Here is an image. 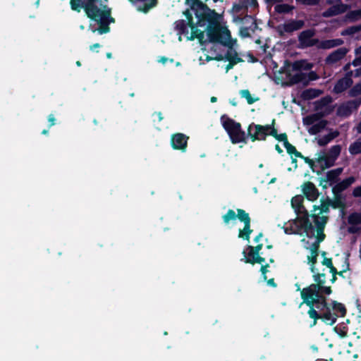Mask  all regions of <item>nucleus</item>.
<instances>
[{
	"label": "nucleus",
	"mask_w": 361,
	"mask_h": 361,
	"mask_svg": "<svg viewBox=\"0 0 361 361\" xmlns=\"http://www.w3.org/2000/svg\"><path fill=\"white\" fill-rule=\"evenodd\" d=\"M355 55H356V57H355V60L353 61V65L355 66H357V65L360 64V63H361V46L356 49Z\"/></svg>",
	"instance_id": "nucleus-33"
},
{
	"label": "nucleus",
	"mask_w": 361,
	"mask_h": 361,
	"mask_svg": "<svg viewBox=\"0 0 361 361\" xmlns=\"http://www.w3.org/2000/svg\"><path fill=\"white\" fill-rule=\"evenodd\" d=\"M47 133H48V131H47V130H44L42 131V134H44V135L47 134Z\"/></svg>",
	"instance_id": "nucleus-54"
},
{
	"label": "nucleus",
	"mask_w": 361,
	"mask_h": 361,
	"mask_svg": "<svg viewBox=\"0 0 361 361\" xmlns=\"http://www.w3.org/2000/svg\"><path fill=\"white\" fill-rule=\"evenodd\" d=\"M276 139H277L279 141H281V142H283V144L285 143V141H288L287 140V136L286 134H280V135H278L277 133L276 132V134L275 135H273Z\"/></svg>",
	"instance_id": "nucleus-36"
},
{
	"label": "nucleus",
	"mask_w": 361,
	"mask_h": 361,
	"mask_svg": "<svg viewBox=\"0 0 361 361\" xmlns=\"http://www.w3.org/2000/svg\"><path fill=\"white\" fill-rule=\"evenodd\" d=\"M236 63H233V61H229V63L226 66V72L227 73L231 68H233V65Z\"/></svg>",
	"instance_id": "nucleus-41"
},
{
	"label": "nucleus",
	"mask_w": 361,
	"mask_h": 361,
	"mask_svg": "<svg viewBox=\"0 0 361 361\" xmlns=\"http://www.w3.org/2000/svg\"><path fill=\"white\" fill-rule=\"evenodd\" d=\"M322 263L324 266H326V269L329 270V272L332 274L333 278L331 280L334 281L336 279L335 274H336V269L333 267L331 259L324 257Z\"/></svg>",
	"instance_id": "nucleus-26"
},
{
	"label": "nucleus",
	"mask_w": 361,
	"mask_h": 361,
	"mask_svg": "<svg viewBox=\"0 0 361 361\" xmlns=\"http://www.w3.org/2000/svg\"><path fill=\"white\" fill-rule=\"evenodd\" d=\"M352 65L355 67V66L353 65V62L352 63ZM360 66H361V63H360L359 65L355 66V68H357L354 71H351L350 73H348L345 77L339 80L337 82L334 88V91L335 92H342L343 91L345 90L348 87H350L353 82L352 80L350 79V77L352 75H355V77L361 75V66L357 68Z\"/></svg>",
	"instance_id": "nucleus-11"
},
{
	"label": "nucleus",
	"mask_w": 361,
	"mask_h": 361,
	"mask_svg": "<svg viewBox=\"0 0 361 361\" xmlns=\"http://www.w3.org/2000/svg\"><path fill=\"white\" fill-rule=\"evenodd\" d=\"M106 0H71V8L80 11L84 8L88 18L99 25H108L114 21L111 9L104 4Z\"/></svg>",
	"instance_id": "nucleus-4"
},
{
	"label": "nucleus",
	"mask_w": 361,
	"mask_h": 361,
	"mask_svg": "<svg viewBox=\"0 0 361 361\" xmlns=\"http://www.w3.org/2000/svg\"><path fill=\"white\" fill-rule=\"evenodd\" d=\"M347 53V49L345 48H341L334 51L327 58V61L329 63H334L341 59H342L345 54Z\"/></svg>",
	"instance_id": "nucleus-22"
},
{
	"label": "nucleus",
	"mask_w": 361,
	"mask_h": 361,
	"mask_svg": "<svg viewBox=\"0 0 361 361\" xmlns=\"http://www.w3.org/2000/svg\"><path fill=\"white\" fill-rule=\"evenodd\" d=\"M240 34H241L243 37H245V36H247V34H243V30H241V31H240Z\"/></svg>",
	"instance_id": "nucleus-53"
},
{
	"label": "nucleus",
	"mask_w": 361,
	"mask_h": 361,
	"mask_svg": "<svg viewBox=\"0 0 361 361\" xmlns=\"http://www.w3.org/2000/svg\"><path fill=\"white\" fill-rule=\"evenodd\" d=\"M247 133L252 141L262 140L269 135H275L276 130L272 125L261 126L252 123L249 126Z\"/></svg>",
	"instance_id": "nucleus-9"
},
{
	"label": "nucleus",
	"mask_w": 361,
	"mask_h": 361,
	"mask_svg": "<svg viewBox=\"0 0 361 361\" xmlns=\"http://www.w3.org/2000/svg\"><path fill=\"white\" fill-rule=\"evenodd\" d=\"M240 93L242 97L245 98L250 104H253L257 100V99H254L252 97L250 92L247 90H241Z\"/></svg>",
	"instance_id": "nucleus-29"
},
{
	"label": "nucleus",
	"mask_w": 361,
	"mask_h": 361,
	"mask_svg": "<svg viewBox=\"0 0 361 361\" xmlns=\"http://www.w3.org/2000/svg\"><path fill=\"white\" fill-rule=\"evenodd\" d=\"M351 96H356L361 94V84L355 86L350 92Z\"/></svg>",
	"instance_id": "nucleus-35"
},
{
	"label": "nucleus",
	"mask_w": 361,
	"mask_h": 361,
	"mask_svg": "<svg viewBox=\"0 0 361 361\" xmlns=\"http://www.w3.org/2000/svg\"><path fill=\"white\" fill-rule=\"evenodd\" d=\"M303 124L311 135H315L323 130L326 125V121L317 114H312L303 118Z\"/></svg>",
	"instance_id": "nucleus-10"
},
{
	"label": "nucleus",
	"mask_w": 361,
	"mask_h": 361,
	"mask_svg": "<svg viewBox=\"0 0 361 361\" xmlns=\"http://www.w3.org/2000/svg\"><path fill=\"white\" fill-rule=\"evenodd\" d=\"M359 30L358 27H351L342 32V35H354V34Z\"/></svg>",
	"instance_id": "nucleus-34"
},
{
	"label": "nucleus",
	"mask_w": 361,
	"mask_h": 361,
	"mask_svg": "<svg viewBox=\"0 0 361 361\" xmlns=\"http://www.w3.org/2000/svg\"><path fill=\"white\" fill-rule=\"evenodd\" d=\"M236 214L233 210H228L223 216L224 221L231 227L236 226L238 228V237L249 240L252 230L250 228V219L247 213L244 210L238 209Z\"/></svg>",
	"instance_id": "nucleus-6"
},
{
	"label": "nucleus",
	"mask_w": 361,
	"mask_h": 361,
	"mask_svg": "<svg viewBox=\"0 0 361 361\" xmlns=\"http://www.w3.org/2000/svg\"><path fill=\"white\" fill-rule=\"evenodd\" d=\"M273 182H274V179H272V180H271V183H273Z\"/></svg>",
	"instance_id": "nucleus-59"
},
{
	"label": "nucleus",
	"mask_w": 361,
	"mask_h": 361,
	"mask_svg": "<svg viewBox=\"0 0 361 361\" xmlns=\"http://www.w3.org/2000/svg\"><path fill=\"white\" fill-rule=\"evenodd\" d=\"M186 4L191 6L192 10L195 11L197 18L196 25H199L200 20L207 19V16L204 13L202 7H207L202 4L199 0H186Z\"/></svg>",
	"instance_id": "nucleus-15"
},
{
	"label": "nucleus",
	"mask_w": 361,
	"mask_h": 361,
	"mask_svg": "<svg viewBox=\"0 0 361 361\" xmlns=\"http://www.w3.org/2000/svg\"><path fill=\"white\" fill-rule=\"evenodd\" d=\"M355 180V179L354 177H349L336 185L334 189L338 191H342L353 184Z\"/></svg>",
	"instance_id": "nucleus-24"
},
{
	"label": "nucleus",
	"mask_w": 361,
	"mask_h": 361,
	"mask_svg": "<svg viewBox=\"0 0 361 361\" xmlns=\"http://www.w3.org/2000/svg\"><path fill=\"white\" fill-rule=\"evenodd\" d=\"M157 116H158L159 120V121H161V120H162L161 114L160 113H158V114H157Z\"/></svg>",
	"instance_id": "nucleus-51"
},
{
	"label": "nucleus",
	"mask_w": 361,
	"mask_h": 361,
	"mask_svg": "<svg viewBox=\"0 0 361 361\" xmlns=\"http://www.w3.org/2000/svg\"><path fill=\"white\" fill-rule=\"evenodd\" d=\"M233 47L234 46L228 47V49L227 51L226 54H225V55L216 54L214 57L207 56V61H210V60H213V59L217 60V61L226 60L228 61H233V63H238L240 61V58L238 57V54L235 51V50L233 49Z\"/></svg>",
	"instance_id": "nucleus-14"
},
{
	"label": "nucleus",
	"mask_w": 361,
	"mask_h": 361,
	"mask_svg": "<svg viewBox=\"0 0 361 361\" xmlns=\"http://www.w3.org/2000/svg\"><path fill=\"white\" fill-rule=\"evenodd\" d=\"M350 64H347V65L345 66V71H348V70L350 68Z\"/></svg>",
	"instance_id": "nucleus-52"
},
{
	"label": "nucleus",
	"mask_w": 361,
	"mask_h": 361,
	"mask_svg": "<svg viewBox=\"0 0 361 361\" xmlns=\"http://www.w3.org/2000/svg\"><path fill=\"white\" fill-rule=\"evenodd\" d=\"M342 171L341 168H338L328 171L325 176L321 178L320 185L323 188H327L334 184Z\"/></svg>",
	"instance_id": "nucleus-13"
},
{
	"label": "nucleus",
	"mask_w": 361,
	"mask_h": 361,
	"mask_svg": "<svg viewBox=\"0 0 361 361\" xmlns=\"http://www.w3.org/2000/svg\"><path fill=\"white\" fill-rule=\"evenodd\" d=\"M267 266H262V268H261V272H262V275L264 278V280L266 281L267 280V276H266V273L267 271Z\"/></svg>",
	"instance_id": "nucleus-40"
},
{
	"label": "nucleus",
	"mask_w": 361,
	"mask_h": 361,
	"mask_svg": "<svg viewBox=\"0 0 361 361\" xmlns=\"http://www.w3.org/2000/svg\"><path fill=\"white\" fill-rule=\"evenodd\" d=\"M353 195L355 197H361V185L354 188Z\"/></svg>",
	"instance_id": "nucleus-38"
},
{
	"label": "nucleus",
	"mask_w": 361,
	"mask_h": 361,
	"mask_svg": "<svg viewBox=\"0 0 361 361\" xmlns=\"http://www.w3.org/2000/svg\"><path fill=\"white\" fill-rule=\"evenodd\" d=\"M78 66H80V63L79 61L77 62Z\"/></svg>",
	"instance_id": "nucleus-57"
},
{
	"label": "nucleus",
	"mask_w": 361,
	"mask_h": 361,
	"mask_svg": "<svg viewBox=\"0 0 361 361\" xmlns=\"http://www.w3.org/2000/svg\"><path fill=\"white\" fill-rule=\"evenodd\" d=\"M302 190L307 199L310 201H314L319 197V192L314 185L307 182L302 185Z\"/></svg>",
	"instance_id": "nucleus-17"
},
{
	"label": "nucleus",
	"mask_w": 361,
	"mask_h": 361,
	"mask_svg": "<svg viewBox=\"0 0 361 361\" xmlns=\"http://www.w3.org/2000/svg\"><path fill=\"white\" fill-rule=\"evenodd\" d=\"M99 47H100V45L99 44H94V45L90 47V49L92 51H94V49L99 48Z\"/></svg>",
	"instance_id": "nucleus-45"
},
{
	"label": "nucleus",
	"mask_w": 361,
	"mask_h": 361,
	"mask_svg": "<svg viewBox=\"0 0 361 361\" xmlns=\"http://www.w3.org/2000/svg\"><path fill=\"white\" fill-rule=\"evenodd\" d=\"M357 130L358 133H361V122L359 123V125L357 127Z\"/></svg>",
	"instance_id": "nucleus-48"
},
{
	"label": "nucleus",
	"mask_w": 361,
	"mask_h": 361,
	"mask_svg": "<svg viewBox=\"0 0 361 361\" xmlns=\"http://www.w3.org/2000/svg\"><path fill=\"white\" fill-rule=\"evenodd\" d=\"M267 284L269 286H275V284H274V279H270L269 280L267 281Z\"/></svg>",
	"instance_id": "nucleus-44"
},
{
	"label": "nucleus",
	"mask_w": 361,
	"mask_h": 361,
	"mask_svg": "<svg viewBox=\"0 0 361 361\" xmlns=\"http://www.w3.org/2000/svg\"><path fill=\"white\" fill-rule=\"evenodd\" d=\"M107 57H108V58H111V54H109H109H107Z\"/></svg>",
	"instance_id": "nucleus-55"
},
{
	"label": "nucleus",
	"mask_w": 361,
	"mask_h": 361,
	"mask_svg": "<svg viewBox=\"0 0 361 361\" xmlns=\"http://www.w3.org/2000/svg\"><path fill=\"white\" fill-rule=\"evenodd\" d=\"M108 31H109V28L108 27H106V28L100 27L99 29H98V32L100 34H103V33L107 32Z\"/></svg>",
	"instance_id": "nucleus-43"
},
{
	"label": "nucleus",
	"mask_w": 361,
	"mask_h": 361,
	"mask_svg": "<svg viewBox=\"0 0 361 361\" xmlns=\"http://www.w3.org/2000/svg\"><path fill=\"white\" fill-rule=\"evenodd\" d=\"M302 25L303 22L302 20H291L286 23L283 27L285 32H290L300 29Z\"/></svg>",
	"instance_id": "nucleus-21"
},
{
	"label": "nucleus",
	"mask_w": 361,
	"mask_h": 361,
	"mask_svg": "<svg viewBox=\"0 0 361 361\" xmlns=\"http://www.w3.org/2000/svg\"><path fill=\"white\" fill-rule=\"evenodd\" d=\"M314 35L312 30H308L302 32L300 35V40L305 44L310 45L311 44L310 39Z\"/></svg>",
	"instance_id": "nucleus-25"
},
{
	"label": "nucleus",
	"mask_w": 361,
	"mask_h": 361,
	"mask_svg": "<svg viewBox=\"0 0 361 361\" xmlns=\"http://www.w3.org/2000/svg\"><path fill=\"white\" fill-rule=\"evenodd\" d=\"M320 94V91L316 90H308L304 92L306 98L315 97Z\"/></svg>",
	"instance_id": "nucleus-32"
},
{
	"label": "nucleus",
	"mask_w": 361,
	"mask_h": 361,
	"mask_svg": "<svg viewBox=\"0 0 361 361\" xmlns=\"http://www.w3.org/2000/svg\"><path fill=\"white\" fill-rule=\"evenodd\" d=\"M348 223L350 225L348 232L354 233L360 231L361 225V212H353L348 217Z\"/></svg>",
	"instance_id": "nucleus-16"
},
{
	"label": "nucleus",
	"mask_w": 361,
	"mask_h": 361,
	"mask_svg": "<svg viewBox=\"0 0 361 361\" xmlns=\"http://www.w3.org/2000/svg\"><path fill=\"white\" fill-rule=\"evenodd\" d=\"M276 149L279 152L281 153L282 152L281 149L280 148V147L277 145H276L275 147Z\"/></svg>",
	"instance_id": "nucleus-49"
},
{
	"label": "nucleus",
	"mask_w": 361,
	"mask_h": 361,
	"mask_svg": "<svg viewBox=\"0 0 361 361\" xmlns=\"http://www.w3.org/2000/svg\"><path fill=\"white\" fill-rule=\"evenodd\" d=\"M262 249V245H258L254 248L252 246H248L247 250H243V260L245 263L251 264H261L264 262V259L258 255L259 251Z\"/></svg>",
	"instance_id": "nucleus-12"
},
{
	"label": "nucleus",
	"mask_w": 361,
	"mask_h": 361,
	"mask_svg": "<svg viewBox=\"0 0 361 361\" xmlns=\"http://www.w3.org/2000/svg\"><path fill=\"white\" fill-rule=\"evenodd\" d=\"M345 10V8L343 6H334L329 11L324 13L325 16H330L336 15L339 13L343 12Z\"/></svg>",
	"instance_id": "nucleus-28"
},
{
	"label": "nucleus",
	"mask_w": 361,
	"mask_h": 361,
	"mask_svg": "<svg viewBox=\"0 0 361 361\" xmlns=\"http://www.w3.org/2000/svg\"><path fill=\"white\" fill-rule=\"evenodd\" d=\"M218 0H214V2H216Z\"/></svg>",
	"instance_id": "nucleus-60"
},
{
	"label": "nucleus",
	"mask_w": 361,
	"mask_h": 361,
	"mask_svg": "<svg viewBox=\"0 0 361 361\" xmlns=\"http://www.w3.org/2000/svg\"><path fill=\"white\" fill-rule=\"evenodd\" d=\"M48 119H49V122H50V123H51V126L54 125V123H55V118L54 117V116H53V115H49V118H48Z\"/></svg>",
	"instance_id": "nucleus-42"
},
{
	"label": "nucleus",
	"mask_w": 361,
	"mask_h": 361,
	"mask_svg": "<svg viewBox=\"0 0 361 361\" xmlns=\"http://www.w3.org/2000/svg\"><path fill=\"white\" fill-rule=\"evenodd\" d=\"M337 135V132H330L323 137H317L315 140L319 146H324L327 145L334 138H335Z\"/></svg>",
	"instance_id": "nucleus-23"
},
{
	"label": "nucleus",
	"mask_w": 361,
	"mask_h": 361,
	"mask_svg": "<svg viewBox=\"0 0 361 361\" xmlns=\"http://www.w3.org/2000/svg\"><path fill=\"white\" fill-rule=\"evenodd\" d=\"M210 100H211V102H212V103L216 102V97H212Z\"/></svg>",
	"instance_id": "nucleus-50"
},
{
	"label": "nucleus",
	"mask_w": 361,
	"mask_h": 361,
	"mask_svg": "<svg viewBox=\"0 0 361 361\" xmlns=\"http://www.w3.org/2000/svg\"><path fill=\"white\" fill-rule=\"evenodd\" d=\"M287 152L290 154L295 153L296 157H300V154L299 152H296V149L295 147H293L292 145H290L288 141H285L284 145H283Z\"/></svg>",
	"instance_id": "nucleus-31"
},
{
	"label": "nucleus",
	"mask_w": 361,
	"mask_h": 361,
	"mask_svg": "<svg viewBox=\"0 0 361 361\" xmlns=\"http://www.w3.org/2000/svg\"><path fill=\"white\" fill-rule=\"evenodd\" d=\"M166 61H167V59H166V58H164V57H162V58H161V59L159 60V62H161V63H165L166 62Z\"/></svg>",
	"instance_id": "nucleus-47"
},
{
	"label": "nucleus",
	"mask_w": 361,
	"mask_h": 361,
	"mask_svg": "<svg viewBox=\"0 0 361 361\" xmlns=\"http://www.w3.org/2000/svg\"><path fill=\"white\" fill-rule=\"evenodd\" d=\"M360 17H361V10L352 12L349 16L353 20H356Z\"/></svg>",
	"instance_id": "nucleus-37"
},
{
	"label": "nucleus",
	"mask_w": 361,
	"mask_h": 361,
	"mask_svg": "<svg viewBox=\"0 0 361 361\" xmlns=\"http://www.w3.org/2000/svg\"><path fill=\"white\" fill-rule=\"evenodd\" d=\"M221 121L233 143H239L245 140V132L241 130L239 123L235 122L226 116H222Z\"/></svg>",
	"instance_id": "nucleus-8"
},
{
	"label": "nucleus",
	"mask_w": 361,
	"mask_h": 361,
	"mask_svg": "<svg viewBox=\"0 0 361 361\" xmlns=\"http://www.w3.org/2000/svg\"><path fill=\"white\" fill-rule=\"evenodd\" d=\"M202 9L207 18L200 20L199 25L186 24L184 20L175 23L179 41L183 35L188 39L197 38L201 44L219 42L226 47L234 46L236 41L231 39L227 27L221 25V16L208 7Z\"/></svg>",
	"instance_id": "nucleus-3"
},
{
	"label": "nucleus",
	"mask_w": 361,
	"mask_h": 361,
	"mask_svg": "<svg viewBox=\"0 0 361 361\" xmlns=\"http://www.w3.org/2000/svg\"><path fill=\"white\" fill-rule=\"evenodd\" d=\"M312 66V63L303 60L288 64L284 67L282 73L285 75V77L283 76V80L287 83L305 82L307 80H314L317 78L314 72L311 71L308 74L307 79L306 74L303 73L304 71L310 70Z\"/></svg>",
	"instance_id": "nucleus-5"
},
{
	"label": "nucleus",
	"mask_w": 361,
	"mask_h": 361,
	"mask_svg": "<svg viewBox=\"0 0 361 361\" xmlns=\"http://www.w3.org/2000/svg\"><path fill=\"white\" fill-rule=\"evenodd\" d=\"M340 153L341 147L339 145H334L331 147L328 152L324 151L317 152L314 159H309L307 162L314 171L319 173V170L324 171L332 166Z\"/></svg>",
	"instance_id": "nucleus-7"
},
{
	"label": "nucleus",
	"mask_w": 361,
	"mask_h": 361,
	"mask_svg": "<svg viewBox=\"0 0 361 361\" xmlns=\"http://www.w3.org/2000/svg\"><path fill=\"white\" fill-rule=\"evenodd\" d=\"M280 6H277L276 7V10L279 11H281V10L279 9Z\"/></svg>",
	"instance_id": "nucleus-56"
},
{
	"label": "nucleus",
	"mask_w": 361,
	"mask_h": 361,
	"mask_svg": "<svg viewBox=\"0 0 361 361\" xmlns=\"http://www.w3.org/2000/svg\"><path fill=\"white\" fill-rule=\"evenodd\" d=\"M343 43V41L339 39L327 40L324 42V47L326 48H331L338 46Z\"/></svg>",
	"instance_id": "nucleus-30"
},
{
	"label": "nucleus",
	"mask_w": 361,
	"mask_h": 361,
	"mask_svg": "<svg viewBox=\"0 0 361 361\" xmlns=\"http://www.w3.org/2000/svg\"><path fill=\"white\" fill-rule=\"evenodd\" d=\"M349 152L351 154H357L361 153V140H357L349 147Z\"/></svg>",
	"instance_id": "nucleus-27"
},
{
	"label": "nucleus",
	"mask_w": 361,
	"mask_h": 361,
	"mask_svg": "<svg viewBox=\"0 0 361 361\" xmlns=\"http://www.w3.org/2000/svg\"><path fill=\"white\" fill-rule=\"evenodd\" d=\"M262 238V235L260 233V234H259V235H258L255 238V241L256 243H258V242L260 240V239H261Z\"/></svg>",
	"instance_id": "nucleus-46"
},
{
	"label": "nucleus",
	"mask_w": 361,
	"mask_h": 361,
	"mask_svg": "<svg viewBox=\"0 0 361 361\" xmlns=\"http://www.w3.org/2000/svg\"><path fill=\"white\" fill-rule=\"evenodd\" d=\"M298 2L303 4H308V5H313L318 3V0H296Z\"/></svg>",
	"instance_id": "nucleus-39"
},
{
	"label": "nucleus",
	"mask_w": 361,
	"mask_h": 361,
	"mask_svg": "<svg viewBox=\"0 0 361 361\" xmlns=\"http://www.w3.org/2000/svg\"><path fill=\"white\" fill-rule=\"evenodd\" d=\"M188 137L182 133H177L171 137L172 147L176 149L185 151L187 147Z\"/></svg>",
	"instance_id": "nucleus-18"
},
{
	"label": "nucleus",
	"mask_w": 361,
	"mask_h": 361,
	"mask_svg": "<svg viewBox=\"0 0 361 361\" xmlns=\"http://www.w3.org/2000/svg\"><path fill=\"white\" fill-rule=\"evenodd\" d=\"M80 28H81V29H84V26H83V25H81V26H80Z\"/></svg>",
	"instance_id": "nucleus-58"
},
{
	"label": "nucleus",
	"mask_w": 361,
	"mask_h": 361,
	"mask_svg": "<svg viewBox=\"0 0 361 361\" xmlns=\"http://www.w3.org/2000/svg\"><path fill=\"white\" fill-rule=\"evenodd\" d=\"M133 3L138 4L137 7L139 11L147 12L155 5L156 0H130Z\"/></svg>",
	"instance_id": "nucleus-20"
},
{
	"label": "nucleus",
	"mask_w": 361,
	"mask_h": 361,
	"mask_svg": "<svg viewBox=\"0 0 361 361\" xmlns=\"http://www.w3.org/2000/svg\"><path fill=\"white\" fill-rule=\"evenodd\" d=\"M361 104L360 99H355L341 105L338 109V114L340 116H347L353 109H356Z\"/></svg>",
	"instance_id": "nucleus-19"
},
{
	"label": "nucleus",
	"mask_w": 361,
	"mask_h": 361,
	"mask_svg": "<svg viewBox=\"0 0 361 361\" xmlns=\"http://www.w3.org/2000/svg\"><path fill=\"white\" fill-rule=\"evenodd\" d=\"M303 202L304 198L301 195L292 198L291 206L298 216L285 224L284 232L287 234L305 235L308 238L305 246L311 251L307 257L308 263H310L317 259L319 245L325 238L324 229L328 221L329 205L325 202L314 205L310 216Z\"/></svg>",
	"instance_id": "nucleus-1"
},
{
	"label": "nucleus",
	"mask_w": 361,
	"mask_h": 361,
	"mask_svg": "<svg viewBox=\"0 0 361 361\" xmlns=\"http://www.w3.org/2000/svg\"><path fill=\"white\" fill-rule=\"evenodd\" d=\"M315 262L316 259H314V262L309 264L311 271L314 274V280L317 283L303 288L301 291V297L303 302L310 307L308 314L310 317L314 319L311 326L316 324L317 319L319 318L322 319L327 324L333 325L338 315H345V309L342 304L334 302L332 309L335 312L331 313V307L327 306L326 298L323 296V294L329 295L331 290L330 287L323 286L325 283V273H319V269L314 266Z\"/></svg>",
	"instance_id": "nucleus-2"
}]
</instances>
